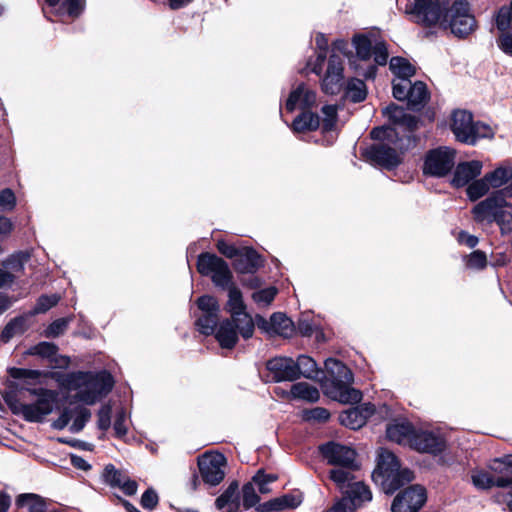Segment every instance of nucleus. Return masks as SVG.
Listing matches in <instances>:
<instances>
[{"mask_svg": "<svg viewBox=\"0 0 512 512\" xmlns=\"http://www.w3.org/2000/svg\"><path fill=\"white\" fill-rule=\"evenodd\" d=\"M490 187V184L484 176L482 179L475 180L467 187V195L470 200L476 201L477 199L484 196L489 191Z\"/></svg>", "mask_w": 512, "mask_h": 512, "instance_id": "47", "label": "nucleus"}, {"mask_svg": "<svg viewBox=\"0 0 512 512\" xmlns=\"http://www.w3.org/2000/svg\"><path fill=\"white\" fill-rule=\"evenodd\" d=\"M493 130L489 125L481 122H474L473 130L471 133V141H467L466 144L474 145L478 139L490 138L493 136Z\"/></svg>", "mask_w": 512, "mask_h": 512, "instance_id": "54", "label": "nucleus"}, {"mask_svg": "<svg viewBox=\"0 0 512 512\" xmlns=\"http://www.w3.org/2000/svg\"><path fill=\"white\" fill-rule=\"evenodd\" d=\"M290 395L295 399H302L312 403L317 402L320 398L319 390L306 382L293 384Z\"/></svg>", "mask_w": 512, "mask_h": 512, "instance_id": "33", "label": "nucleus"}, {"mask_svg": "<svg viewBox=\"0 0 512 512\" xmlns=\"http://www.w3.org/2000/svg\"><path fill=\"white\" fill-rule=\"evenodd\" d=\"M499 48L507 55L512 56V33L502 32L497 40Z\"/></svg>", "mask_w": 512, "mask_h": 512, "instance_id": "64", "label": "nucleus"}, {"mask_svg": "<svg viewBox=\"0 0 512 512\" xmlns=\"http://www.w3.org/2000/svg\"><path fill=\"white\" fill-rule=\"evenodd\" d=\"M414 428L408 422H396L389 424L386 429L387 437L398 444H408L414 434Z\"/></svg>", "mask_w": 512, "mask_h": 512, "instance_id": "27", "label": "nucleus"}, {"mask_svg": "<svg viewBox=\"0 0 512 512\" xmlns=\"http://www.w3.org/2000/svg\"><path fill=\"white\" fill-rule=\"evenodd\" d=\"M58 380L64 388L78 390L77 398L89 405L94 404L100 396L109 393L113 387V379L106 371L96 374L71 372Z\"/></svg>", "mask_w": 512, "mask_h": 512, "instance_id": "3", "label": "nucleus"}, {"mask_svg": "<svg viewBox=\"0 0 512 512\" xmlns=\"http://www.w3.org/2000/svg\"><path fill=\"white\" fill-rule=\"evenodd\" d=\"M449 0H407L405 14L411 21L425 27L439 25L450 29L459 38L470 35L476 28V20L470 13L466 0H456L447 9Z\"/></svg>", "mask_w": 512, "mask_h": 512, "instance_id": "2", "label": "nucleus"}, {"mask_svg": "<svg viewBox=\"0 0 512 512\" xmlns=\"http://www.w3.org/2000/svg\"><path fill=\"white\" fill-rule=\"evenodd\" d=\"M158 504V495L152 488L147 489L141 497V505L145 509L152 510Z\"/></svg>", "mask_w": 512, "mask_h": 512, "instance_id": "63", "label": "nucleus"}, {"mask_svg": "<svg viewBox=\"0 0 512 512\" xmlns=\"http://www.w3.org/2000/svg\"><path fill=\"white\" fill-rule=\"evenodd\" d=\"M482 171V163L477 160L459 163L455 169L452 184L463 187L478 177Z\"/></svg>", "mask_w": 512, "mask_h": 512, "instance_id": "22", "label": "nucleus"}, {"mask_svg": "<svg viewBox=\"0 0 512 512\" xmlns=\"http://www.w3.org/2000/svg\"><path fill=\"white\" fill-rule=\"evenodd\" d=\"M301 503V499L294 495H284L282 497L274 498L263 504L258 505V512H273L281 511L286 508H296Z\"/></svg>", "mask_w": 512, "mask_h": 512, "instance_id": "28", "label": "nucleus"}, {"mask_svg": "<svg viewBox=\"0 0 512 512\" xmlns=\"http://www.w3.org/2000/svg\"><path fill=\"white\" fill-rule=\"evenodd\" d=\"M353 470L345 467H336L330 471L331 480L342 490L343 496H348V492L353 485L364 484L361 481H354Z\"/></svg>", "mask_w": 512, "mask_h": 512, "instance_id": "29", "label": "nucleus"}, {"mask_svg": "<svg viewBox=\"0 0 512 512\" xmlns=\"http://www.w3.org/2000/svg\"><path fill=\"white\" fill-rule=\"evenodd\" d=\"M71 320L70 317L56 319L46 328L44 332L45 336L48 338L60 336L66 331Z\"/></svg>", "mask_w": 512, "mask_h": 512, "instance_id": "51", "label": "nucleus"}, {"mask_svg": "<svg viewBox=\"0 0 512 512\" xmlns=\"http://www.w3.org/2000/svg\"><path fill=\"white\" fill-rule=\"evenodd\" d=\"M486 263L485 253L479 250L472 252L467 259V266L472 269H482L486 266Z\"/></svg>", "mask_w": 512, "mask_h": 512, "instance_id": "60", "label": "nucleus"}, {"mask_svg": "<svg viewBox=\"0 0 512 512\" xmlns=\"http://www.w3.org/2000/svg\"><path fill=\"white\" fill-rule=\"evenodd\" d=\"M111 413L112 408L110 405H103L98 411V428L101 430H107L111 425Z\"/></svg>", "mask_w": 512, "mask_h": 512, "instance_id": "61", "label": "nucleus"}, {"mask_svg": "<svg viewBox=\"0 0 512 512\" xmlns=\"http://www.w3.org/2000/svg\"><path fill=\"white\" fill-rule=\"evenodd\" d=\"M428 99L429 93L425 83L417 81L411 84L408 97V105L411 109H420L427 103Z\"/></svg>", "mask_w": 512, "mask_h": 512, "instance_id": "32", "label": "nucleus"}, {"mask_svg": "<svg viewBox=\"0 0 512 512\" xmlns=\"http://www.w3.org/2000/svg\"><path fill=\"white\" fill-rule=\"evenodd\" d=\"M345 96L355 103L363 101L366 97L365 83L357 78L350 79L346 85Z\"/></svg>", "mask_w": 512, "mask_h": 512, "instance_id": "38", "label": "nucleus"}, {"mask_svg": "<svg viewBox=\"0 0 512 512\" xmlns=\"http://www.w3.org/2000/svg\"><path fill=\"white\" fill-rule=\"evenodd\" d=\"M239 499L238 483L232 482L227 489L215 500L217 509L222 510L226 507L228 502Z\"/></svg>", "mask_w": 512, "mask_h": 512, "instance_id": "48", "label": "nucleus"}, {"mask_svg": "<svg viewBox=\"0 0 512 512\" xmlns=\"http://www.w3.org/2000/svg\"><path fill=\"white\" fill-rule=\"evenodd\" d=\"M507 197H512V185L492 194L479 202L473 209L474 218L478 222H492L502 206H507Z\"/></svg>", "mask_w": 512, "mask_h": 512, "instance_id": "12", "label": "nucleus"}, {"mask_svg": "<svg viewBox=\"0 0 512 512\" xmlns=\"http://www.w3.org/2000/svg\"><path fill=\"white\" fill-rule=\"evenodd\" d=\"M344 84V79L338 77L336 75H331L329 73L324 74L322 78V89L326 94L335 95L338 94Z\"/></svg>", "mask_w": 512, "mask_h": 512, "instance_id": "45", "label": "nucleus"}, {"mask_svg": "<svg viewBox=\"0 0 512 512\" xmlns=\"http://www.w3.org/2000/svg\"><path fill=\"white\" fill-rule=\"evenodd\" d=\"M227 460L221 453H204L198 458L201 479L209 486L220 484L226 475Z\"/></svg>", "mask_w": 512, "mask_h": 512, "instance_id": "9", "label": "nucleus"}, {"mask_svg": "<svg viewBox=\"0 0 512 512\" xmlns=\"http://www.w3.org/2000/svg\"><path fill=\"white\" fill-rule=\"evenodd\" d=\"M322 118V129L324 132L331 131L337 121V106L336 105H325L321 109Z\"/></svg>", "mask_w": 512, "mask_h": 512, "instance_id": "49", "label": "nucleus"}, {"mask_svg": "<svg viewBox=\"0 0 512 512\" xmlns=\"http://www.w3.org/2000/svg\"><path fill=\"white\" fill-rule=\"evenodd\" d=\"M485 177L492 188H499L512 179V167H499Z\"/></svg>", "mask_w": 512, "mask_h": 512, "instance_id": "41", "label": "nucleus"}, {"mask_svg": "<svg viewBox=\"0 0 512 512\" xmlns=\"http://www.w3.org/2000/svg\"><path fill=\"white\" fill-rule=\"evenodd\" d=\"M29 259V254L26 252H17L2 261V266L9 270V272H21L24 270V265Z\"/></svg>", "mask_w": 512, "mask_h": 512, "instance_id": "42", "label": "nucleus"}, {"mask_svg": "<svg viewBox=\"0 0 512 512\" xmlns=\"http://www.w3.org/2000/svg\"><path fill=\"white\" fill-rule=\"evenodd\" d=\"M353 45L356 49L357 59L365 64V67L361 68L362 71H358V75H362L366 79L374 78L377 70L376 66L368 63V61L373 57L375 64L386 65L389 57L386 44L375 37L355 35Z\"/></svg>", "mask_w": 512, "mask_h": 512, "instance_id": "6", "label": "nucleus"}, {"mask_svg": "<svg viewBox=\"0 0 512 512\" xmlns=\"http://www.w3.org/2000/svg\"><path fill=\"white\" fill-rule=\"evenodd\" d=\"M472 114L465 110H456L452 115L451 129L456 139L462 143L471 141V133L473 130Z\"/></svg>", "mask_w": 512, "mask_h": 512, "instance_id": "21", "label": "nucleus"}, {"mask_svg": "<svg viewBox=\"0 0 512 512\" xmlns=\"http://www.w3.org/2000/svg\"><path fill=\"white\" fill-rule=\"evenodd\" d=\"M320 126V117L311 111H303L292 123L295 132L314 131Z\"/></svg>", "mask_w": 512, "mask_h": 512, "instance_id": "30", "label": "nucleus"}, {"mask_svg": "<svg viewBox=\"0 0 512 512\" xmlns=\"http://www.w3.org/2000/svg\"><path fill=\"white\" fill-rule=\"evenodd\" d=\"M214 334L222 348H234L238 342V334H240L237 321H234L232 317L222 321Z\"/></svg>", "mask_w": 512, "mask_h": 512, "instance_id": "23", "label": "nucleus"}, {"mask_svg": "<svg viewBox=\"0 0 512 512\" xmlns=\"http://www.w3.org/2000/svg\"><path fill=\"white\" fill-rule=\"evenodd\" d=\"M262 266L261 256L252 248L243 247L235 258L234 267L240 273H252Z\"/></svg>", "mask_w": 512, "mask_h": 512, "instance_id": "24", "label": "nucleus"}, {"mask_svg": "<svg viewBox=\"0 0 512 512\" xmlns=\"http://www.w3.org/2000/svg\"><path fill=\"white\" fill-rule=\"evenodd\" d=\"M340 421L343 425L351 428L358 429L365 424V416L359 408H352L340 414Z\"/></svg>", "mask_w": 512, "mask_h": 512, "instance_id": "40", "label": "nucleus"}, {"mask_svg": "<svg viewBox=\"0 0 512 512\" xmlns=\"http://www.w3.org/2000/svg\"><path fill=\"white\" fill-rule=\"evenodd\" d=\"M512 22V13L508 6H502L495 17L496 27L500 32H506L510 29Z\"/></svg>", "mask_w": 512, "mask_h": 512, "instance_id": "52", "label": "nucleus"}, {"mask_svg": "<svg viewBox=\"0 0 512 512\" xmlns=\"http://www.w3.org/2000/svg\"><path fill=\"white\" fill-rule=\"evenodd\" d=\"M372 479L386 494H392L404 484L411 482L414 474L409 469H401L397 457L391 451L380 448Z\"/></svg>", "mask_w": 512, "mask_h": 512, "instance_id": "4", "label": "nucleus"}, {"mask_svg": "<svg viewBox=\"0 0 512 512\" xmlns=\"http://www.w3.org/2000/svg\"><path fill=\"white\" fill-rule=\"evenodd\" d=\"M16 198L11 189H4L0 192V210H11L14 208Z\"/></svg>", "mask_w": 512, "mask_h": 512, "instance_id": "62", "label": "nucleus"}, {"mask_svg": "<svg viewBox=\"0 0 512 512\" xmlns=\"http://www.w3.org/2000/svg\"><path fill=\"white\" fill-rule=\"evenodd\" d=\"M31 355H39L41 357L50 358L57 353V346L50 342H40L30 348Z\"/></svg>", "mask_w": 512, "mask_h": 512, "instance_id": "57", "label": "nucleus"}, {"mask_svg": "<svg viewBox=\"0 0 512 512\" xmlns=\"http://www.w3.org/2000/svg\"><path fill=\"white\" fill-rule=\"evenodd\" d=\"M409 79L398 78L393 81V96L400 101L407 100L409 97V90L411 87Z\"/></svg>", "mask_w": 512, "mask_h": 512, "instance_id": "53", "label": "nucleus"}, {"mask_svg": "<svg viewBox=\"0 0 512 512\" xmlns=\"http://www.w3.org/2000/svg\"><path fill=\"white\" fill-rule=\"evenodd\" d=\"M501 228L502 232L508 233L512 231V209L507 203V206H502L496 214L494 220Z\"/></svg>", "mask_w": 512, "mask_h": 512, "instance_id": "46", "label": "nucleus"}, {"mask_svg": "<svg viewBox=\"0 0 512 512\" xmlns=\"http://www.w3.org/2000/svg\"><path fill=\"white\" fill-rule=\"evenodd\" d=\"M372 499V493L365 484H355L328 512H355L364 502Z\"/></svg>", "mask_w": 512, "mask_h": 512, "instance_id": "17", "label": "nucleus"}, {"mask_svg": "<svg viewBox=\"0 0 512 512\" xmlns=\"http://www.w3.org/2000/svg\"><path fill=\"white\" fill-rule=\"evenodd\" d=\"M277 289L275 287H268L252 294V299L261 306L269 305L275 298Z\"/></svg>", "mask_w": 512, "mask_h": 512, "instance_id": "55", "label": "nucleus"}, {"mask_svg": "<svg viewBox=\"0 0 512 512\" xmlns=\"http://www.w3.org/2000/svg\"><path fill=\"white\" fill-rule=\"evenodd\" d=\"M316 101V93L305 84H300L290 92L286 101V109L289 112H293L295 109H301L302 112L310 111L316 105Z\"/></svg>", "mask_w": 512, "mask_h": 512, "instance_id": "20", "label": "nucleus"}, {"mask_svg": "<svg viewBox=\"0 0 512 512\" xmlns=\"http://www.w3.org/2000/svg\"><path fill=\"white\" fill-rule=\"evenodd\" d=\"M490 469L496 476L497 487L512 485V455L494 459L490 464Z\"/></svg>", "mask_w": 512, "mask_h": 512, "instance_id": "25", "label": "nucleus"}, {"mask_svg": "<svg viewBox=\"0 0 512 512\" xmlns=\"http://www.w3.org/2000/svg\"><path fill=\"white\" fill-rule=\"evenodd\" d=\"M227 290V311L231 314L233 320L237 321L240 335L244 339L251 338L254 333L255 324L252 317L245 311L246 306L242 293L235 284H231Z\"/></svg>", "mask_w": 512, "mask_h": 512, "instance_id": "8", "label": "nucleus"}, {"mask_svg": "<svg viewBox=\"0 0 512 512\" xmlns=\"http://www.w3.org/2000/svg\"><path fill=\"white\" fill-rule=\"evenodd\" d=\"M260 497L257 495L252 482L246 483L242 488V504L245 509H250L257 505Z\"/></svg>", "mask_w": 512, "mask_h": 512, "instance_id": "50", "label": "nucleus"}, {"mask_svg": "<svg viewBox=\"0 0 512 512\" xmlns=\"http://www.w3.org/2000/svg\"><path fill=\"white\" fill-rule=\"evenodd\" d=\"M197 270L203 276H211L212 282L222 289H227L232 282V272L228 264L215 254L202 253L198 257Z\"/></svg>", "mask_w": 512, "mask_h": 512, "instance_id": "7", "label": "nucleus"}, {"mask_svg": "<svg viewBox=\"0 0 512 512\" xmlns=\"http://www.w3.org/2000/svg\"><path fill=\"white\" fill-rule=\"evenodd\" d=\"M17 505L26 507L28 512H45L47 505L44 498L37 494H22L17 498Z\"/></svg>", "mask_w": 512, "mask_h": 512, "instance_id": "36", "label": "nucleus"}, {"mask_svg": "<svg viewBox=\"0 0 512 512\" xmlns=\"http://www.w3.org/2000/svg\"><path fill=\"white\" fill-rule=\"evenodd\" d=\"M103 482L111 488H119L125 495L136 494L138 484L132 480L127 472L117 469L113 464H107L101 473Z\"/></svg>", "mask_w": 512, "mask_h": 512, "instance_id": "16", "label": "nucleus"}, {"mask_svg": "<svg viewBox=\"0 0 512 512\" xmlns=\"http://www.w3.org/2000/svg\"><path fill=\"white\" fill-rule=\"evenodd\" d=\"M325 369L331 382L327 393L332 399L345 404H353L361 400V392L351 387L354 380L353 373L345 364L329 358L325 361Z\"/></svg>", "mask_w": 512, "mask_h": 512, "instance_id": "5", "label": "nucleus"}, {"mask_svg": "<svg viewBox=\"0 0 512 512\" xmlns=\"http://www.w3.org/2000/svg\"><path fill=\"white\" fill-rule=\"evenodd\" d=\"M271 334L289 337L294 331V324L285 314L277 312L270 317Z\"/></svg>", "mask_w": 512, "mask_h": 512, "instance_id": "31", "label": "nucleus"}, {"mask_svg": "<svg viewBox=\"0 0 512 512\" xmlns=\"http://www.w3.org/2000/svg\"><path fill=\"white\" fill-rule=\"evenodd\" d=\"M426 502V491L420 485H413L399 493L393 500L392 512H417Z\"/></svg>", "mask_w": 512, "mask_h": 512, "instance_id": "14", "label": "nucleus"}, {"mask_svg": "<svg viewBox=\"0 0 512 512\" xmlns=\"http://www.w3.org/2000/svg\"><path fill=\"white\" fill-rule=\"evenodd\" d=\"M266 368L274 382L295 381L296 374L295 360L290 357H275L267 361Z\"/></svg>", "mask_w": 512, "mask_h": 512, "instance_id": "19", "label": "nucleus"}, {"mask_svg": "<svg viewBox=\"0 0 512 512\" xmlns=\"http://www.w3.org/2000/svg\"><path fill=\"white\" fill-rule=\"evenodd\" d=\"M455 164V151L448 147H439L429 151L426 155L424 174L443 177L447 175Z\"/></svg>", "mask_w": 512, "mask_h": 512, "instance_id": "10", "label": "nucleus"}, {"mask_svg": "<svg viewBox=\"0 0 512 512\" xmlns=\"http://www.w3.org/2000/svg\"><path fill=\"white\" fill-rule=\"evenodd\" d=\"M473 485L477 489H489L493 486H497L496 476L485 471H474L471 475Z\"/></svg>", "mask_w": 512, "mask_h": 512, "instance_id": "44", "label": "nucleus"}, {"mask_svg": "<svg viewBox=\"0 0 512 512\" xmlns=\"http://www.w3.org/2000/svg\"><path fill=\"white\" fill-rule=\"evenodd\" d=\"M9 374L18 382L10 385L11 391H6L3 398L12 412L29 422H42L52 413L58 401L55 390L37 387L42 385V372L24 368H11Z\"/></svg>", "mask_w": 512, "mask_h": 512, "instance_id": "1", "label": "nucleus"}, {"mask_svg": "<svg viewBox=\"0 0 512 512\" xmlns=\"http://www.w3.org/2000/svg\"><path fill=\"white\" fill-rule=\"evenodd\" d=\"M364 158L373 164L392 169L401 162L400 154L386 143L379 142L366 148L363 152Z\"/></svg>", "mask_w": 512, "mask_h": 512, "instance_id": "15", "label": "nucleus"}, {"mask_svg": "<svg viewBox=\"0 0 512 512\" xmlns=\"http://www.w3.org/2000/svg\"><path fill=\"white\" fill-rule=\"evenodd\" d=\"M28 328L27 319L23 316L16 317L9 321L1 333L3 341L8 342L17 335L23 334Z\"/></svg>", "mask_w": 512, "mask_h": 512, "instance_id": "35", "label": "nucleus"}, {"mask_svg": "<svg viewBox=\"0 0 512 512\" xmlns=\"http://www.w3.org/2000/svg\"><path fill=\"white\" fill-rule=\"evenodd\" d=\"M383 113L394 124L403 126L409 131H413L418 127L419 120L415 116L406 113L404 108L399 107L395 104L387 106L384 109Z\"/></svg>", "mask_w": 512, "mask_h": 512, "instance_id": "26", "label": "nucleus"}, {"mask_svg": "<svg viewBox=\"0 0 512 512\" xmlns=\"http://www.w3.org/2000/svg\"><path fill=\"white\" fill-rule=\"evenodd\" d=\"M59 301V296L50 295V296H41L34 307L35 313H44L48 311L50 308L55 306Z\"/></svg>", "mask_w": 512, "mask_h": 512, "instance_id": "59", "label": "nucleus"}, {"mask_svg": "<svg viewBox=\"0 0 512 512\" xmlns=\"http://www.w3.org/2000/svg\"><path fill=\"white\" fill-rule=\"evenodd\" d=\"M201 315L196 320L198 330L204 335H212L219 323L220 306L213 296L204 295L197 300Z\"/></svg>", "mask_w": 512, "mask_h": 512, "instance_id": "11", "label": "nucleus"}, {"mask_svg": "<svg viewBox=\"0 0 512 512\" xmlns=\"http://www.w3.org/2000/svg\"><path fill=\"white\" fill-rule=\"evenodd\" d=\"M315 43H316L317 48L321 52L318 54L315 62L312 64L311 71L313 73H315L316 75H320L323 70V66H324V62H325V58H326V51L328 48V40L324 34L318 33L315 37Z\"/></svg>", "mask_w": 512, "mask_h": 512, "instance_id": "39", "label": "nucleus"}, {"mask_svg": "<svg viewBox=\"0 0 512 512\" xmlns=\"http://www.w3.org/2000/svg\"><path fill=\"white\" fill-rule=\"evenodd\" d=\"M320 451L323 457L331 465L349 469L358 468L356 463V452L348 446L336 442H328L320 446Z\"/></svg>", "mask_w": 512, "mask_h": 512, "instance_id": "13", "label": "nucleus"}, {"mask_svg": "<svg viewBox=\"0 0 512 512\" xmlns=\"http://www.w3.org/2000/svg\"><path fill=\"white\" fill-rule=\"evenodd\" d=\"M389 67L398 78L409 79L415 73V68L406 59L401 57L391 58Z\"/></svg>", "mask_w": 512, "mask_h": 512, "instance_id": "37", "label": "nucleus"}, {"mask_svg": "<svg viewBox=\"0 0 512 512\" xmlns=\"http://www.w3.org/2000/svg\"><path fill=\"white\" fill-rule=\"evenodd\" d=\"M73 411V422L71 426L69 427V430L72 433H78L83 430L86 423L91 418V412L89 409L84 407H76L72 409Z\"/></svg>", "mask_w": 512, "mask_h": 512, "instance_id": "43", "label": "nucleus"}, {"mask_svg": "<svg viewBox=\"0 0 512 512\" xmlns=\"http://www.w3.org/2000/svg\"><path fill=\"white\" fill-rule=\"evenodd\" d=\"M410 447L419 452L437 454L444 450L445 442L440 435L434 432L414 430L410 439Z\"/></svg>", "mask_w": 512, "mask_h": 512, "instance_id": "18", "label": "nucleus"}, {"mask_svg": "<svg viewBox=\"0 0 512 512\" xmlns=\"http://www.w3.org/2000/svg\"><path fill=\"white\" fill-rule=\"evenodd\" d=\"M330 418V413L323 407H315L304 411V419L315 422H326Z\"/></svg>", "mask_w": 512, "mask_h": 512, "instance_id": "58", "label": "nucleus"}, {"mask_svg": "<svg viewBox=\"0 0 512 512\" xmlns=\"http://www.w3.org/2000/svg\"><path fill=\"white\" fill-rule=\"evenodd\" d=\"M295 367L296 374H298V379L300 377L313 379L317 376V364L311 357L307 355H300L295 361Z\"/></svg>", "mask_w": 512, "mask_h": 512, "instance_id": "34", "label": "nucleus"}, {"mask_svg": "<svg viewBox=\"0 0 512 512\" xmlns=\"http://www.w3.org/2000/svg\"><path fill=\"white\" fill-rule=\"evenodd\" d=\"M343 72H344L343 58L336 53H332L328 59L326 73H329L331 75H336V76L344 79Z\"/></svg>", "mask_w": 512, "mask_h": 512, "instance_id": "56", "label": "nucleus"}]
</instances>
